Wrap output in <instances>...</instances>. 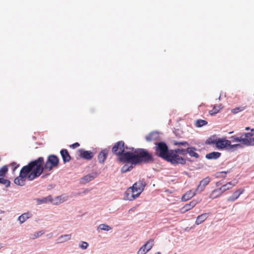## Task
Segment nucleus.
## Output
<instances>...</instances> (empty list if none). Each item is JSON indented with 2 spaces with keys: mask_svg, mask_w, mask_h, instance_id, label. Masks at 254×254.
I'll return each mask as SVG.
<instances>
[{
  "mask_svg": "<svg viewBox=\"0 0 254 254\" xmlns=\"http://www.w3.org/2000/svg\"><path fill=\"white\" fill-rule=\"evenodd\" d=\"M199 201L197 200H192L190 203L186 204L185 206L181 208L182 213H185L188 210L194 207L196 204L198 203Z\"/></svg>",
  "mask_w": 254,
  "mask_h": 254,
  "instance_id": "17",
  "label": "nucleus"
},
{
  "mask_svg": "<svg viewBox=\"0 0 254 254\" xmlns=\"http://www.w3.org/2000/svg\"><path fill=\"white\" fill-rule=\"evenodd\" d=\"M134 165L131 164L128 165L127 164L124 165L121 168V172L122 173H125L127 172L131 171L134 167Z\"/></svg>",
  "mask_w": 254,
  "mask_h": 254,
  "instance_id": "31",
  "label": "nucleus"
},
{
  "mask_svg": "<svg viewBox=\"0 0 254 254\" xmlns=\"http://www.w3.org/2000/svg\"><path fill=\"white\" fill-rule=\"evenodd\" d=\"M124 141L121 140L116 142L112 147V151L113 153L119 157L125 151Z\"/></svg>",
  "mask_w": 254,
  "mask_h": 254,
  "instance_id": "8",
  "label": "nucleus"
},
{
  "mask_svg": "<svg viewBox=\"0 0 254 254\" xmlns=\"http://www.w3.org/2000/svg\"><path fill=\"white\" fill-rule=\"evenodd\" d=\"M243 148V146L242 144L240 143L231 144V141L230 140L229 144L228 145V147L227 148V151L228 152H234L237 151L239 149H242Z\"/></svg>",
  "mask_w": 254,
  "mask_h": 254,
  "instance_id": "22",
  "label": "nucleus"
},
{
  "mask_svg": "<svg viewBox=\"0 0 254 254\" xmlns=\"http://www.w3.org/2000/svg\"><path fill=\"white\" fill-rule=\"evenodd\" d=\"M209 216V213H204L200 215H198L195 222V225H199L203 223Z\"/></svg>",
  "mask_w": 254,
  "mask_h": 254,
  "instance_id": "20",
  "label": "nucleus"
},
{
  "mask_svg": "<svg viewBox=\"0 0 254 254\" xmlns=\"http://www.w3.org/2000/svg\"><path fill=\"white\" fill-rule=\"evenodd\" d=\"M188 152V147H187L186 148H178L172 149V165L174 166L184 165L186 164L187 161L191 162L192 161L190 158L185 157Z\"/></svg>",
  "mask_w": 254,
  "mask_h": 254,
  "instance_id": "5",
  "label": "nucleus"
},
{
  "mask_svg": "<svg viewBox=\"0 0 254 254\" xmlns=\"http://www.w3.org/2000/svg\"><path fill=\"white\" fill-rule=\"evenodd\" d=\"M35 200L36 201L38 204L47 203L48 202H51L52 204H57L58 203L55 202V201H54V199L52 198V196L51 195H49L45 197H43L42 198H35Z\"/></svg>",
  "mask_w": 254,
  "mask_h": 254,
  "instance_id": "15",
  "label": "nucleus"
},
{
  "mask_svg": "<svg viewBox=\"0 0 254 254\" xmlns=\"http://www.w3.org/2000/svg\"><path fill=\"white\" fill-rule=\"evenodd\" d=\"M227 186H228V185H224L220 188L222 193H223L227 190H228L230 189H231V186H230V187H227Z\"/></svg>",
  "mask_w": 254,
  "mask_h": 254,
  "instance_id": "41",
  "label": "nucleus"
},
{
  "mask_svg": "<svg viewBox=\"0 0 254 254\" xmlns=\"http://www.w3.org/2000/svg\"><path fill=\"white\" fill-rule=\"evenodd\" d=\"M124 148H125V150L126 149L127 150H131V151H133V150H134L136 148H134L133 147H128L127 145H126L124 143Z\"/></svg>",
  "mask_w": 254,
  "mask_h": 254,
  "instance_id": "45",
  "label": "nucleus"
},
{
  "mask_svg": "<svg viewBox=\"0 0 254 254\" xmlns=\"http://www.w3.org/2000/svg\"><path fill=\"white\" fill-rule=\"evenodd\" d=\"M78 157L84 160H91L94 156V153L91 151L81 148L77 150Z\"/></svg>",
  "mask_w": 254,
  "mask_h": 254,
  "instance_id": "9",
  "label": "nucleus"
},
{
  "mask_svg": "<svg viewBox=\"0 0 254 254\" xmlns=\"http://www.w3.org/2000/svg\"><path fill=\"white\" fill-rule=\"evenodd\" d=\"M221 155V153L219 152L213 151L206 154L205 158L208 160L217 159Z\"/></svg>",
  "mask_w": 254,
  "mask_h": 254,
  "instance_id": "24",
  "label": "nucleus"
},
{
  "mask_svg": "<svg viewBox=\"0 0 254 254\" xmlns=\"http://www.w3.org/2000/svg\"><path fill=\"white\" fill-rule=\"evenodd\" d=\"M175 129L173 130V132L176 136L180 138H183L185 136V133L183 130L182 128H174Z\"/></svg>",
  "mask_w": 254,
  "mask_h": 254,
  "instance_id": "27",
  "label": "nucleus"
},
{
  "mask_svg": "<svg viewBox=\"0 0 254 254\" xmlns=\"http://www.w3.org/2000/svg\"><path fill=\"white\" fill-rule=\"evenodd\" d=\"M230 140L227 139L226 137L218 138L216 147L219 150H227Z\"/></svg>",
  "mask_w": 254,
  "mask_h": 254,
  "instance_id": "10",
  "label": "nucleus"
},
{
  "mask_svg": "<svg viewBox=\"0 0 254 254\" xmlns=\"http://www.w3.org/2000/svg\"><path fill=\"white\" fill-rule=\"evenodd\" d=\"M38 178L37 175L29 162L27 165L22 167L20 171L19 176L15 178L14 182L18 186H24L25 184L26 178L28 181H32Z\"/></svg>",
  "mask_w": 254,
  "mask_h": 254,
  "instance_id": "2",
  "label": "nucleus"
},
{
  "mask_svg": "<svg viewBox=\"0 0 254 254\" xmlns=\"http://www.w3.org/2000/svg\"><path fill=\"white\" fill-rule=\"evenodd\" d=\"M217 138L215 136H212L209 137L205 141L206 144L212 145L215 144V147L216 146Z\"/></svg>",
  "mask_w": 254,
  "mask_h": 254,
  "instance_id": "30",
  "label": "nucleus"
},
{
  "mask_svg": "<svg viewBox=\"0 0 254 254\" xmlns=\"http://www.w3.org/2000/svg\"><path fill=\"white\" fill-rule=\"evenodd\" d=\"M8 166L7 165H4L0 169V177H5L6 174L8 172Z\"/></svg>",
  "mask_w": 254,
  "mask_h": 254,
  "instance_id": "34",
  "label": "nucleus"
},
{
  "mask_svg": "<svg viewBox=\"0 0 254 254\" xmlns=\"http://www.w3.org/2000/svg\"><path fill=\"white\" fill-rule=\"evenodd\" d=\"M197 150V148L194 146L190 145L188 147V153L190 157H194L196 159L199 157V154L196 152V151Z\"/></svg>",
  "mask_w": 254,
  "mask_h": 254,
  "instance_id": "21",
  "label": "nucleus"
},
{
  "mask_svg": "<svg viewBox=\"0 0 254 254\" xmlns=\"http://www.w3.org/2000/svg\"><path fill=\"white\" fill-rule=\"evenodd\" d=\"M146 186V183L145 182L144 180L139 181L135 183L132 187H130V189L134 190L135 191H138V193H141L143 191L144 188Z\"/></svg>",
  "mask_w": 254,
  "mask_h": 254,
  "instance_id": "11",
  "label": "nucleus"
},
{
  "mask_svg": "<svg viewBox=\"0 0 254 254\" xmlns=\"http://www.w3.org/2000/svg\"><path fill=\"white\" fill-rule=\"evenodd\" d=\"M155 254H161V253L160 252H156Z\"/></svg>",
  "mask_w": 254,
  "mask_h": 254,
  "instance_id": "49",
  "label": "nucleus"
},
{
  "mask_svg": "<svg viewBox=\"0 0 254 254\" xmlns=\"http://www.w3.org/2000/svg\"><path fill=\"white\" fill-rule=\"evenodd\" d=\"M144 245H146V246L145 247V249H146L148 251V252H149L154 246V240L153 239H150L148 241H147Z\"/></svg>",
  "mask_w": 254,
  "mask_h": 254,
  "instance_id": "36",
  "label": "nucleus"
},
{
  "mask_svg": "<svg viewBox=\"0 0 254 254\" xmlns=\"http://www.w3.org/2000/svg\"><path fill=\"white\" fill-rule=\"evenodd\" d=\"M135 191L130 189V187L125 192V199L128 200H133L140 195V193L134 194Z\"/></svg>",
  "mask_w": 254,
  "mask_h": 254,
  "instance_id": "13",
  "label": "nucleus"
},
{
  "mask_svg": "<svg viewBox=\"0 0 254 254\" xmlns=\"http://www.w3.org/2000/svg\"><path fill=\"white\" fill-rule=\"evenodd\" d=\"M109 152V150L107 148H105L99 152L98 155V159L100 163H104L105 161L106 160L107 158Z\"/></svg>",
  "mask_w": 254,
  "mask_h": 254,
  "instance_id": "16",
  "label": "nucleus"
},
{
  "mask_svg": "<svg viewBox=\"0 0 254 254\" xmlns=\"http://www.w3.org/2000/svg\"><path fill=\"white\" fill-rule=\"evenodd\" d=\"M59 158L54 154L49 155L45 163L43 157H39L30 161L38 177L43 173L44 170L51 171L53 168H57L59 166Z\"/></svg>",
  "mask_w": 254,
  "mask_h": 254,
  "instance_id": "1",
  "label": "nucleus"
},
{
  "mask_svg": "<svg viewBox=\"0 0 254 254\" xmlns=\"http://www.w3.org/2000/svg\"><path fill=\"white\" fill-rule=\"evenodd\" d=\"M160 136L158 131H153L145 136V139L148 142L159 139Z\"/></svg>",
  "mask_w": 254,
  "mask_h": 254,
  "instance_id": "18",
  "label": "nucleus"
},
{
  "mask_svg": "<svg viewBox=\"0 0 254 254\" xmlns=\"http://www.w3.org/2000/svg\"><path fill=\"white\" fill-rule=\"evenodd\" d=\"M44 233H45L44 231H43V230L39 231H38L37 232H35L33 234H31L30 238L31 239H35L36 238H37L41 236Z\"/></svg>",
  "mask_w": 254,
  "mask_h": 254,
  "instance_id": "35",
  "label": "nucleus"
},
{
  "mask_svg": "<svg viewBox=\"0 0 254 254\" xmlns=\"http://www.w3.org/2000/svg\"><path fill=\"white\" fill-rule=\"evenodd\" d=\"M32 216V214L29 212L24 213L18 217V220L19 221L20 224H22L28 219L31 218Z\"/></svg>",
  "mask_w": 254,
  "mask_h": 254,
  "instance_id": "23",
  "label": "nucleus"
},
{
  "mask_svg": "<svg viewBox=\"0 0 254 254\" xmlns=\"http://www.w3.org/2000/svg\"><path fill=\"white\" fill-rule=\"evenodd\" d=\"M137 165L141 164H152L156 162V158L152 152L144 148H136Z\"/></svg>",
  "mask_w": 254,
  "mask_h": 254,
  "instance_id": "6",
  "label": "nucleus"
},
{
  "mask_svg": "<svg viewBox=\"0 0 254 254\" xmlns=\"http://www.w3.org/2000/svg\"><path fill=\"white\" fill-rule=\"evenodd\" d=\"M89 245L88 243L86 242H82V244L79 245V247L81 248L83 250H85L87 248Z\"/></svg>",
  "mask_w": 254,
  "mask_h": 254,
  "instance_id": "42",
  "label": "nucleus"
},
{
  "mask_svg": "<svg viewBox=\"0 0 254 254\" xmlns=\"http://www.w3.org/2000/svg\"><path fill=\"white\" fill-rule=\"evenodd\" d=\"M49 174H46V175H43L41 178H43V179H44L47 176H48Z\"/></svg>",
  "mask_w": 254,
  "mask_h": 254,
  "instance_id": "48",
  "label": "nucleus"
},
{
  "mask_svg": "<svg viewBox=\"0 0 254 254\" xmlns=\"http://www.w3.org/2000/svg\"><path fill=\"white\" fill-rule=\"evenodd\" d=\"M230 172V170L227 171H226H226H222V172H221L219 173V174H222L221 176H220V177H225L227 173H229ZM219 176H218V177H219Z\"/></svg>",
  "mask_w": 254,
  "mask_h": 254,
  "instance_id": "44",
  "label": "nucleus"
},
{
  "mask_svg": "<svg viewBox=\"0 0 254 254\" xmlns=\"http://www.w3.org/2000/svg\"><path fill=\"white\" fill-rule=\"evenodd\" d=\"M174 145H176V146L181 145L185 147H189L190 145V144L187 141H174Z\"/></svg>",
  "mask_w": 254,
  "mask_h": 254,
  "instance_id": "37",
  "label": "nucleus"
},
{
  "mask_svg": "<svg viewBox=\"0 0 254 254\" xmlns=\"http://www.w3.org/2000/svg\"><path fill=\"white\" fill-rule=\"evenodd\" d=\"M223 193L222 192L221 189L220 188L214 190L210 194L209 198L211 199H215L220 195H221Z\"/></svg>",
  "mask_w": 254,
  "mask_h": 254,
  "instance_id": "26",
  "label": "nucleus"
},
{
  "mask_svg": "<svg viewBox=\"0 0 254 254\" xmlns=\"http://www.w3.org/2000/svg\"><path fill=\"white\" fill-rule=\"evenodd\" d=\"M111 229H112L111 227L110 226H109L108 225L106 224H101L98 226L97 230L98 231L99 229H100L102 230L108 231L111 230Z\"/></svg>",
  "mask_w": 254,
  "mask_h": 254,
  "instance_id": "33",
  "label": "nucleus"
},
{
  "mask_svg": "<svg viewBox=\"0 0 254 254\" xmlns=\"http://www.w3.org/2000/svg\"><path fill=\"white\" fill-rule=\"evenodd\" d=\"M2 248V247L0 245V249Z\"/></svg>",
  "mask_w": 254,
  "mask_h": 254,
  "instance_id": "50",
  "label": "nucleus"
},
{
  "mask_svg": "<svg viewBox=\"0 0 254 254\" xmlns=\"http://www.w3.org/2000/svg\"><path fill=\"white\" fill-rule=\"evenodd\" d=\"M226 185H228V186H227V187H230V186H231V188H232L233 186H234L235 185H234V184H233L232 183V182H228L227 184H226Z\"/></svg>",
  "mask_w": 254,
  "mask_h": 254,
  "instance_id": "46",
  "label": "nucleus"
},
{
  "mask_svg": "<svg viewBox=\"0 0 254 254\" xmlns=\"http://www.w3.org/2000/svg\"><path fill=\"white\" fill-rule=\"evenodd\" d=\"M245 128L247 130L251 129V131L230 136L231 142H240L242 145L247 146H254V128Z\"/></svg>",
  "mask_w": 254,
  "mask_h": 254,
  "instance_id": "3",
  "label": "nucleus"
},
{
  "mask_svg": "<svg viewBox=\"0 0 254 254\" xmlns=\"http://www.w3.org/2000/svg\"><path fill=\"white\" fill-rule=\"evenodd\" d=\"M9 166L12 167V173H14L15 170L19 167V164L15 162H11Z\"/></svg>",
  "mask_w": 254,
  "mask_h": 254,
  "instance_id": "39",
  "label": "nucleus"
},
{
  "mask_svg": "<svg viewBox=\"0 0 254 254\" xmlns=\"http://www.w3.org/2000/svg\"><path fill=\"white\" fill-rule=\"evenodd\" d=\"M192 192L191 190L187 191L182 197V200L184 201H187L193 197L196 193Z\"/></svg>",
  "mask_w": 254,
  "mask_h": 254,
  "instance_id": "28",
  "label": "nucleus"
},
{
  "mask_svg": "<svg viewBox=\"0 0 254 254\" xmlns=\"http://www.w3.org/2000/svg\"><path fill=\"white\" fill-rule=\"evenodd\" d=\"M210 181L211 179L209 177H207L203 179L200 181L195 191L196 193H200L202 192L204 190L205 187L210 183Z\"/></svg>",
  "mask_w": 254,
  "mask_h": 254,
  "instance_id": "12",
  "label": "nucleus"
},
{
  "mask_svg": "<svg viewBox=\"0 0 254 254\" xmlns=\"http://www.w3.org/2000/svg\"><path fill=\"white\" fill-rule=\"evenodd\" d=\"M97 176V174L96 172L88 174L80 179V183L82 184H85L94 179Z\"/></svg>",
  "mask_w": 254,
  "mask_h": 254,
  "instance_id": "14",
  "label": "nucleus"
},
{
  "mask_svg": "<svg viewBox=\"0 0 254 254\" xmlns=\"http://www.w3.org/2000/svg\"><path fill=\"white\" fill-rule=\"evenodd\" d=\"M244 190H238L235 191L233 194L228 198V201H234L239 196L243 193Z\"/></svg>",
  "mask_w": 254,
  "mask_h": 254,
  "instance_id": "25",
  "label": "nucleus"
},
{
  "mask_svg": "<svg viewBox=\"0 0 254 254\" xmlns=\"http://www.w3.org/2000/svg\"><path fill=\"white\" fill-rule=\"evenodd\" d=\"M4 177H0V184L5 186L6 188H8L10 186V181L7 179H4Z\"/></svg>",
  "mask_w": 254,
  "mask_h": 254,
  "instance_id": "32",
  "label": "nucleus"
},
{
  "mask_svg": "<svg viewBox=\"0 0 254 254\" xmlns=\"http://www.w3.org/2000/svg\"><path fill=\"white\" fill-rule=\"evenodd\" d=\"M146 245H143L139 250L137 254H146L148 251L145 249V247Z\"/></svg>",
  "mask_w": 254,
  "mask_h": 254,
  "instance_id": "38",
  "label": "nucleus"
},
{
  "mask_svg": "<svg viewBox=\"0 0 254 254\" xmlns=\"http://www.w3.org/2000/svg\"><path fill=\"white\" fill-rule=\"evenodd\" d=\"M221 185H222V183L221 182V181L218 182L216 184V185L217 187H218V186H219Z\"/></svg>",
  "mask_w": 254,
  "mask_h": 254,
  "instance_id": "47",
  "label": "nucleus"
},
{
  "mask_svg": "<svg viewBox=\"0 0 254 254\" xmlns=\"http://www.w3.org/2000/svg\"><path fill=\"white\" fill-rule=\"evenodd\" d=\"M80 146V144L78 142H75L70 145V147L72 149H75Z\"/></svg>",
  "mask_w": 254,
  "mask_h": 254,
  "instance_id": "43",
  "label": "nucleus"
},
{
  "mask_svg": "<svg viewBox=\"0 0 254 254\" xmlns=\"http://www.w3.org/2000/svg\"><path fill=\"white\" fill-rule=\"evenodd\" d=\"M54 201H55V202H58L57 204H54L58 205V204H59L63 202L64 201V200H62V196H57L55 199H54Z\"/></svg>",
  "mask_w": 254,
  "mask_h": 254,
  "instance_id": "40",
  "label": "nucleus"
},
{
  "mask_svg": "<svg viewBox=\"0 0 254 254\" xmlns=\"http://www.w3.org/2000/svg\"><path fill=\"white\" fill-rule=\"evenodd\" d=\"M71 234H65L61 236L58 239V243H64L68 240H69L71 239Z\"/></svg>",
  "mask_w": 254,
  "mask_h": 254,
  "instance_id": "29",
  "label": "nucleus"
},
{
  "mask_svg": "<svg viewBox=\"0 0 254 254\" xmlns=\"http://www.w3.org/2000/svg\"><path fill=\"white\" fill-rule=\"evenodd\" d=\"M154 144L155 155L172 164V149H169L164 141L156 142Z\"/></svg>",
  "mask_w": 254,
  "mask_h": 254,
  "instance_id": "4",
  "label": "nucleus"
},
{
  "mask_svg": "<svg viewBox=\"0 0 254 254\" xmlns=\"http://www.w3.org/2000/svg\"><path fill=\"white\" fill-rule=\"evenodd\" d=\"M136 154L135 149L133 150V151L125 150L119 157V160L121 162L130 163L135 166L137 165V156Z\"/></svg>",
  "mask_w": 254,
  "mask_h": 254,
  "instance_id": "7",
  "label": "nucleus"
},
{
  "mask_svg": "<svg viewBox=\"0 0 254 254\" xmlns=\"http://www.w3.org/2000/svg\"><path fill=\"white\" fill-rule=\"evenodd\" d=\"M60 153L64 164L69 162L70 161L71 157L67 149H62L60 151Z\"/></svg>",
  "mask_w": 254,
  "mask_h": 254,
  "instance_id": "19",
  "label": "nucleus"
}]
</instances>
